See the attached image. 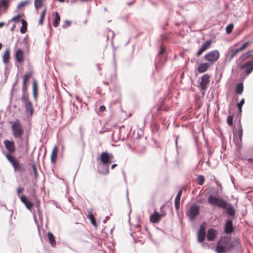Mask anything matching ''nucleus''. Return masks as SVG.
Returning <instances> with one entry per match:
<instances>
[{"label": "nucleus", "instance_id": "obj_1", "mask_svg": "<svg viewBox=\"0 0 253 253\" xmlns=\"http://www.w3.org/2000/svg\"><path fill=\"white\" fill-rule=\"evenodd\" d=\"M11 129L12 135L16 140V142L18 144L19 140H23V136L24 133V130L22 124L18 120H17L12 123L11 126Z\"/></svg>", "mask_w": 253, "mask_h": 253}, {"label": "nucleus", "instance_id": "obj_2", "mask_svg": "<svg viewBox=\"0 0 253 253\" xmlns=\"http://www.w3.org/2000/svg\"><path fill=\"white\" fill-rule=\"evenodd\" d=\"M252 43L251 41H248L243 43L239 48H235V46H231L228 49L229 59L232 60L239 52L246 49L248 46Z\"/></svg>", "mask_w": 253, "mask_h": 253}, {"label": "nucleus", "instance_id": "obj_3", "mask_svg": "<svg viewBox=\"0 0 253 253\" xmlns=\"http://www.w3.org/2000/svg\"><path fill=\"white\" fill-rule=\"evenodd\" d=\"M208 201L211 205L215 206L224 209L227 208V202L216 196H210L208 198Z\"/></svg>", "mask_w": 253, "mask_h": 253}, {"label": "nucleus", "instance_id": "obj_4", "mask_svg": "<svg viewBox=\"0 0 253 253\" xmlns=\"http://www.w3.org/2000/svg\"><path fill=\"white\" fill-rule=\"evenodd\" d=\"M5 157L10 163L15 171H18L20 172L25 171V169L22 164L19 163L17 160L13 157L11 154H6Z\"/></svg>", "mask_w": 253, "mask_h": 253}, {"label": "nucleus", "instance_id": "obj_5", "mask_svg": "<svg viewBox=\"0 0 253 253\" xmlns=\"http://www.w3.org/2000/svg\"><path fill=\"white\" fill-rule=\"evenodd\" d=\"M219 56V52L217 50H214L206 54L204 56V59L207 61L210 65H212L218 60Z\"/></svg>", "mask_w": 253, "mask_h": 253}, {"label": "nucleus", "instance_id": "obj_6", "mask_svg": "<svg viewBox=\"0 0 253 253\" xmlns=\"http://www.w3.org/2000/svg\"><path fill=\"white\" fill-rule=\"evenodd\" d=\"M114 156L113 154L107 152H102L100 156L99 160L102 165L109 166L111 163L113 162Z\"/></svg>", "mask_w": 253, "mask_h": 253}, {"label": "nucleus", "instance_id": "obj_7", "mask_svg": "<svg viewBox=\"0 0 253 253\" xmlns=\"http://www.w3.org/2000/svg\"><path fill=\"white\" fill-rule=\"evenodd\" d=\"M199 207L196 205H192L186 212V215L190 220H193L199 213Z\"/></svg>", "mask_w": 253, "mask_h": 253}, {"label": "nucleus", "instance_id": "obj_8", "mask_svg": "<svg viewBox=\"0 0 253 253\" xmlns=\"http://www.w3.org/2000/svg\"><path fill=\"white\" fill-rule=\"evenodd\" d=\"M210 76L207 74H204L201 78V81L200 82L199 87L200 89L205 90L207 89L208 85L210 83Z\"/></svg>", "mask_w": 253, "mask_h": 253}, {"label": "nucleus", "instance_id": "obj_9", "mask_svg": "<svg viewBox=\"0 0 253 253\" xmlns=\"http://www.w3.org/2000/svg\"><path fill=\"white\" fill-rule=\"evenodd\" d=\"M241 69H244L247 75H249L253 70V60L249 61L241 66Z\"/></svg>", "mask_w": 253, "mask_h": 253}, {"label": "nucleus", "instance_id": "obj_10", "mask_svg": "<svg viewBox=\"0 0 253 253\" xmlns=\"http://www.w3.org/2000/svg\"><path fill=\"white\" fill-rule=\"evenodd\" d=\"M3 143L5 148L9 152L8 154H11L15 151V146L13 141H10L7 139L5 140Z\"/></svg>", "mask_w": 253, "mask_h": 253}, {"label": "nucleus", "instance_id": "obj_11", "mask_svg": "<svg viewBox=\"0 0 253 253\" xmlns=\"http://www.w3.org/2000/svg\"><path fill=\"white\" fill-rule=\"evenodd\" d=\"M14 57L16 62L22 64L24 60L23 51L20 48L17 49L15 52Z\"/></svg>", "mask_w": 253, "mask_h": 253}, {"label": "nucleus", "instance_id": "obj_12", "mask_svg": "<svg viewBox=\"0 0 253 253\" xmlns=\"http://www.w3.org/2000/svg\"><path fill=\"white\" fill-rule=\"evenodd\" d=\"M211 41L208 40L206 41L203 44H202L201 48L197 53V56H199L201 55L205 51L208 49L211 44Z\"/></svg>", "mask_w": 253, "mask_h": 253}, {"label": "nucleus", "instance_id": "obj_13", "mask_svg": "<svg viewBox=\"0 0 253 253\" xmlns=\"http://www.w3.org/2000/svg\"><path fill=\"white\" fill-rule=\"evenodd\" d=\"M163 216V214H160L157 211H155L150 215V220L152 223H158L160 221Z\"/></svg>", "mask_w": 253, "mask_h": 253}, {"label": "nucleus", "instance_id": "obj_14", "mask_svg": "<svg viewBox=\"0 0 253 253\" xmlns=\"http://www.w3.org/2000/svg\"><path fill=\"white\" fill-rule=\"evenodd\" d=\"M205 227L203 225H201L198 233V240L199 242H203L205 238Z\"/></svg>", "mask_w": 253, "mask_h": 253}, {"label": "nucleus", "instance_id": "obj_15", "mask_svg": "<svg viewBox=\"0 0 253 253\" xmlns=\"http://www.w3.org/2000/svg\"><path fill=\"white\" fill-rule=\"evenodd\" d=\"M21 201L24 204L27 209L31 210L34 206V203L28 200L27 197L24 195L19 196Z\"/></svg>", "mask_w": 253, "mask_h": 253}, {"label": "nucleus", "instance_id": "obj_16", "mask_svg": "<svg viewBox=\"0 0 253 253\" xmlns=\"http://www.w3.org/2000/svg\"><path fill=\"white\" fill-rule=\"evenodd\" d=\"M211 65L209 63H201L199 65L197 68V71L199 73H203L206 72Z\"/></svg>", "mask_w": 253, "mask_h": 253}, {"label": "nucleus", "instance_id": "obj_17", "mask_svg": "<svg viewBox=\"0 0 253 253\" xmlns=\"http://www.w3.org/2000/svg\"><path fill=\"white\" fill-rule=\"evenodd\" d=\"M112 137L113 140L117 142L121 139V130L120 128H115L112 134Z\"/></svg>", "mask_w": 253, "mask_h": 253}, {"label": "nucleus", "instance_id": "obj_18", "mask_svg": "<svg viewBox=\"0 0 253 253\" xmlns=\"http://www.w3.org/2000/svg\"><path fill=\"white\" fill-rule=\"evenodd\" d=\"M216 237V231L213 229H210L208 231L207 239L209 241H213Z\"/></svg>", "mask_w": 253, "mask_h": 253}, {"label": "nucleus", "instance_id": "obj_19", "mask_svg": "<svg viewBox=\"0 0 253 253\" xmlns=\"http://www.w3.org/2000/svg\"><path fill=\"white\" fill-rule=\"evenodd\" d=\"M233 231V227L232 225V222L231 220H228L225 225L224 232L226 234H229L232 232Z\"/></svg>", "mask_w": 253, "mask_h": 253}, {"label": "nucleus", "instance_id": "obj_20", "mask_svg": "<svg viewBox=\"0 0 253 253\" xmlns=\"http://www.w3.org/2000/svg\"><path fill=\"white\" fill-rule=\"evenodd\" d=\"M182 193V190H180L178 191L176 198L175 199L174 204L176 210H178L180 207V201Z\"/></svg>", "mask_w": 253, "mask_h": 253}, {"label": "nucleus", "instance_id": "obj_21", "mask_svg": "<svg viewBox=\"0 0 253 253\" xmlns=\"http://www.w3.org/2000/svg\"><path fill=\"white\" fill-rule=\"evenodd\" d=\"M10 58V51L9 49H6L2 56V61L5 64H7Z\"/></svg>", "mask_w": 253, "mask_h": 253}, {"label": "nucleus", "instance_id": "obj_22", "mask_svg": "<svg viewBox=\"0 0 253 253\" xmlns=\"http://www.w3.org/2000/svg\"><path fill=\"white\" fill-rule=\"evenodd\" d=\"M25 110L27 113H29L31 115H32L34 112L32 104L31 102H27L24 105Z\"/></svg>", "mask_w": 253, "mask_h": 253}, {"label": "nucleus", "instance_id": "obj_23", "mask_svg": "<svg viewBox=\"0 0 253 253\" xmlns=\"http://www.w3.org/2000/svg\"><path fill=\"white\" fill-rule=\"evenodd\" d=\"M58 147L57 146H55L52 149L51 155V161L52 163H55L56 161V158L57 155Z\"/></svg>", "mask_w": 253, "mask_h": 253}, {"label": "nucleus", "instance_id": "obj_24", "mask_svg": "<svg viewBox=\"0 0 253 253\" xmlns=\"http://www.w3.org/2000/svg\"><path fill=\"white\" fill-rule=\"evenodd\" d=\"M99 172L104 175L108 174L109 172V166L102 165L99 169Z\"/></svg>", "mask_w": 253, "mask_h": 253}, {"label": "nucleus", "instance_id": "obj_25", "mask_svg": "<svg viewBox=\"0 0 253 253\" xmlns=\"http://www.w3.org/2000/svg\"><path fill=\"white\" fill-rule=\"evenodd\" d=\"M252 51H248L242 54L237 61V63H240L251 56Z\"/></svg>", "mask_w": 253, "mask_h": 253}, {"label": "nucleus", "instance_id": "obj_26", "mask_svg": "<svg viewBox=\"0 0 253 253\" xmlns=\"http://www.w3.org/2000/svg\"><path fill=\"white\" fill-rule=\"evenodd\" d=\"M227 251L226 246H223L220 245L219 243H217L216 247V252L217 253H225Z\"/></svg>", "mask_w": 253, "mask_h": 253}, {"label": "nucleus", "instance_id": "obj_27", "mask_svg": "<svg viewBox=\"0 0 253 253\" xmlns=\"http://www.w3.org/2000/svg\"><path fill=\"white\" fill-rule=\"evenodd\" d=\"M227 210V214L233 216L235 214V210L234 209L233 207L231 205L227 203V208L225 209Z\"/></svg>", "mask_w": 253, "mask_h": 253}, {"label": "nucleus", "instance_id": "obj_28", "mask_svg": "<svg viewBox=\"0 0 253 253\" xmlns=\"http://www.w3.org/2000/svg\"><path fill=\"white\" fill-rule=\"evenodd\" d=\"M239 245V241L238 240H236L232 242H230L227 246H226L227 251L230 250L235 247L238 246Z\"/></svg>", "mask_w": 253, "mask_h": 253}, {"label": "nucleus", "instance_id": "obj_29", "mask_svg": "<svg viewBox=\"0 0 253 253\" xmlns=\"http://www.w3.org/2000/svg\"><path fill=\"white\" fill-rule=\"evenodd\" d=\"M60 20V17L58 13L56 11L55 12V17L53 20V26L55 27H57L59 25Z\"/></svg>", "mask_w": 253, "mask_h": 253}, {"label": "nucleus", "instance_id": "obj_30", "mask_svg": "<svg viewBox=\"0 0 253 253\" xmlns=\"http://www.w3.org/2000/svg\"><path fill=\"white\" fill-rule=\"evenodd\" d=\"M47 236L51 245L52 247H55L56 245V241L53 235L51 232H48L47 234Z\"/></svg>", "mask_w": 253, "mask_h": 253}, {"label": "nucleus", "instance_id": "obj_31", "mask_svg": "<svg viewBox=\"0 0 253 253\" xmlns=\"http://www.w3.org/2000/svg\"><path fill=\"white\" fill-rule=\"evenodd\" d=\"M21 22L22 24V26L20 28V32L22 34H24L27 31V22L26 20L23 19L21 20Z\"/></svg>", "mask_w": 253, "mask_h": 253}, {"label": "nucleus", "instance_id": "obj_32", "mask_svg": "<svg viewBox=\"0 0 253 253\" xmlns=\"http://www.w3.org/2000/svg\"><path fill=\"white\" fill-rule=\"evenodd\" d=\"M244 86L243 84L242 83L238 84L235 89V91L237 94H241L243 91Z\"/></svg>", "mask_w": 253, "mask_h": 253}, {"label": "nucleus", "instance_id": "obj_33", "mask_svg": "<svg viewBox=\"0 0 253 253\" xmlns=\"http://www.w3.org/2000/svg\"><path fill=\"white\" fill-rule=\"evenodd\" d=\"M43 0H35L34 5L35 8L37 10L42 6Z\"/></svg>", "mask_w": 253, "mask_h": 253}, {"label": "nucleus", "instance_id": "obj_34", "mask_svg": "<svg viewBox=\"0 0 253 253\" xmlns=\"http://www.w3.org/2000/svg\"><path fill=\"white\" fill-rule=\"evenodd\" d=\"M33 72L32 71L26 73L23 76L22 82L26 83L29 78L32 76Z\"/></svg>", "mask_w": 253, "mask_h": 253}, {"label": "nucleus", "instance_id": "obj_35", "mask_svg": "<svg viewBox=\"0 0 253 253\" xmlns=\"http://www.w3.org/2000/svg\"><path fill=\"white\" fill-rule=\"evenodd\" d=\"M205 177L203 175H199L197 178L196 181L197 183L200 185H203L205 182Z\"/></svg>", "mask_w": 253, "mask_h": 253}, {"label": "nucleus", "instance_id": "obj_36", "mask_svg": "<svg viewBox=\"0 0 253 253\" xmlns=\"http://www.w3.org/2000/svg\"><path fill=\"white\" fill-rule=\"evenodd\" d=\"M88 217H89V219H90V221L91 224L94 227H95V228H97V225L96 224V220H95V218H94V217H93V215H92V214L91 213L90 214H89Z\"/></svg>", "mask_w": 253, "mask_h": 253}, {"label": "nucleus", "instance_id": "obj_37", "mask_svg": "<svg viewBox=\"0 0 253 253\" xmlns=\"http://www.w3.org/2000/svg\"><path fill=\"white\" fill-rule=\"evenodd\" d=\"M21 99L24 105L26 104L27 102H30L28 98V95L27 94H23L21 96Z\"/></svg>", "mask_w": 253, "mask_h": 253}, {"label": "nucleus", "instance_id": "obj_38", "mask_svg": "<svg viewBox=\"0 0 253 253\" xmlns=\"http://www.w3.org/2000/svg\"><path fill=\"white\" fill-rule=\"evenodd\" d=\"M22 15L21 14H18L16 16L13 17L11 19L9 20L8 21V23H10L11 22H18L19 21V19L22 17Z\"/></svg>", "mask_w": 253, "mask_h": 253}, {"label": "nucleus", "instance_id": "obj_39", "mask_svg": "<svg viewBox=\"0 0 253 253\" xmlns=\"http://www.w3.org/2000/svg\"><path fill=\"white\" fill-rule=\"evenodd\" d=\"M244 103H245V99L244 98H243L242 99H241V100L240 101V102L237 104V106L238 108L239 112L240 113L242 112V106L243 105V104H244Z\"/></svg>", "mask_w": 253, "mask_h": 253}, {"label": "nucleus", "instance_id": "obj_40", "mask_svg": "<svg viewBox=\"0 0 253 253\" xmlns=\"http://www.w3.org/2000/svg\"><path fill=\"white\" fill-rule=\"evenodd\" d=\"M233 28V24H230L226 28V31L227 34H230L231 33Z\"/></svg>", "mask_w": 253, "mask_h": 253}, {"label": "nucleus", "instance_id": "obj_41", "mask_svg": "<svg viewBox=\"0 0 253 253\" xmlns=\"http://www.w3.org/2000/svg\"><path fill=\"white\" fill-rule=\"evenodd\" d=\"M1 6L4 7V8L5 9H7L8 5H7V2L6 0H1V1L0 2V7Z\"/></svg>", "mask_w": 253, "mask_h": 253}, {"label": "nucleus", "instance_id": "obj_42", "mask_svg": "<svg viewBox=\"0 0 253 253\" xmlns=\"http://www.w3.org/2000/svg\"><path fill=\"white\" fill-rule=\"evenodd\" d=\"M33 91H38V85L37 82L34 80L32 84Z\"/></svg>", "mask_w": 253, "mask_h": 253}, {"label": "nucleus", "instance_id": "obj_43", "mask_svg": "<svg viewBox=\"0 0 253 253\" xmlns=\"http://www.w3.org/2000/svg\"><path fill=\"white\" fill-rule=\"evenodd\" d=\"M32 169L34 171L35 177L36 178L38 176V172L35 164L34 163L32 165Z\"/></svg>", "mask_w": 253, "mask_h": 253}, {"label": "nucleus", "instance_id": "obj_44", "mask_svg": "<svg viewBox=\"0 0 253 253\" xmlns=\"http://www.w3.org/2000/svg\"><path fill=\"white\" fill-rule=\"evenodd\" d=\"M27 88L26 85V83H24L22 82V91L23 94H26Z\"/></svg>", "mask_w": 253, "mask_h": 253}, {"label": "nucleus", "instance_id": "obj_45", "mask_svg": "<svg viewBox=\"0 0 253 253\" xmlns=\"http://www.w3.org/2000/svg\"><path fill=\"white\" fill-rule=\"evenodd\" d=\"M29 1H24L20 2L18 5V8H21L29 3Z\"/></svg>", "mask_w": 253, "mask_h": 253}, {"label": "nucleus", "instance_id": "obj_46", "mask_svg": "<svg viewBox=\"0 0 253 253\" xmlns=\"http://www.w3.org/2000/svg\"><path fill=\"white\" fill-rule=\"evenodd\" d=\"M227 123L229 125L231 126L233 124V117L232 116H229L227 117Z\"/></svg>", "mask_w": 253, "mask_h": 253}, {"label": "nucleus", "instance_id": "obj_47", "mask_svg": "<svg viewBox=\"0 0 253 253\" xmlns=\"http://www.w3.org/2000/svg\"><path fill=\"white\" fill-rule=\"evenodd\" d=\"M238 134H239V139L240 140H241L242 134H243V129L241 127V126H240V128L238 129Z\"/></svg>", "mask_w": 253, "mask_h": 253}, {"label": "nucleus", "instance_id": "obj_48", "mask_svg": "<svg viewBox=\"0 0 253 253\" xmlns=\"http://www.w3.org/2000/svg\"><path fill=\"white\" fill-rule=\"evenodd\" d=\"M71 21H65L64 24L62 25V27L63 28H66L67 27L71 25Z\"/></svg>", "mask_w": 253, "mask_h": 253}, {"label": "nucleus", "instance_id": "obj_49", "mask_svg": "<svg viewBox=\"0 0 253 253\" xmlns=\"http://www.w3.org/2000/svg\"><path fill=\"white\" fill-rule=\"evenodd\" d=\"M45 13H46V9H44L42 12V13L41 14V16H40V18H42V19H44V16H45Z\"/></svg>", "mask_w": 253, "mask_h": 253}, {"label": "nucleus", "instance_id": "obj_50", "mask_svg": "<svg viewBox=\"0 0 253 253\" xmlns=\"http://www.w3.org/2000/svg\"><path fill=\"white\" fill-rule=\"evenodd\" d=\"M105 109H106V107L104 106H101L99 108V111L100 112H103L105 111Z\"/></svg>", "mask_w": 253, "mask_h": 253}, {"label": "nucleus", "instance_id": "obj_51", "mask_svg": "<svg viewBox=\"0 0 253 253\" xmlns=\"http://www.w3.org/2000/svg\"><path fill=\"white\" fill-rule=\"evenodd\" d=\"M17 194L18 195V196H21V195H20V193L21 192H22V188H21V187H18L17 188Z\"/></svg>", "mask_w": 253, "mask_h": 253}, {"label": "nucleus", "instance_id": "obj_52", "mask_svg": "<svg viewBox=\"0 0 253 253\" xmlns=\"http://www.w3.org/2000/svg\"><path fill=\"white\" fill-rule=\"evenodd\" d=\"M165 52V49L163 48H161L160 50L159 51V54L160 55L163 54Z\"/></svg>", "mask_w": 253, "mask_h": 253}, {"label": "nucleus", "instance_id": "obj_53", "mask_svg": "<svg viewBox=\"0 0 253 253\" xmlns=\"http://www.w3.org/2000/svg\"><path fill=\"white\" fill-rule=\"evenodd\" d=\"M33 93L35 99H36L37 91H33Z\"/></svg>", "mask_w": 253, "mask_h": 253}, {"label": "nucleus", "instance_id": "obj_54", "mask_svg": "<svg viewBox=\"0 0 253 253\" xmlns=\"http://www.w3.org/2000/svg\"><path fill=\"white\" fill-rule=\"evenodd\" d=\"M43 19H42V18H40V20H39V24H40V25H42V23H43Z\"/></svg>", "mask_w": 253, "mask_h": 253}, {"label": "nucleus", "instance_id": "obj_55", "mask_svg": "<svg viewBox=\"0 0 253 253\" xmlns=\"http://www.w3.org/2000/svg\"><path fill=\"white\" fill-rule=\"evenodd\" d=\"M16 27V25L15 24H14L12 27L11 28H10V31H12L14 30L15 28Z\"/></svg>", "mask_w": 253, "mask_h": 253}, {"label": "nucleus", "instance_id": "obj_56", "mask_svg": "<svg viewBox=\"0 0 253 253\" xmlns=\"http://www.w3.org/2000/svg\"><path fill=\"white\" fill-rule=\"evenodd\" d=\"M240 43V42H238L237 43H236L233 46H235V48H237V47L239 45Z\"/></svg>", "mask_w": 253, "mask_h": 253}, {"label": "nucleus", "instance_id": "obj_57", "mask_svg": "<svg viewBox=\"0 0 253 253\" xmlns=\"http://www.w3.org/2000/svg\"><path fill=\"white\" fill-rule=\"evenodd\" d=\"M5 25V23L4 22H0V28L4 26Z\"/></svg>", "mask_w": 253, "mask_h": 253}, {"label": "nucleus", "instance_id": "obj_58", "mask_svg": "<svg viewBox=\"0 0 253 253\" xmlns=\"http://www.w3.org/2000/svg\"><path fill=\"white\" fill-rule=\"evenodd\" d=\"M117 166V164H115L112 165V166H111V169H114V168H115Z\"/></svg>", "mask_w": 253, "mask_h": 253}, {"label": "nucleus", "instance_id": "obj_59", "mask_svg": "<svg viewBox=\"0 0 253 253\" xmlns=\"http://www.w3.org/2000/svg\"><path fill=\"white\" fill-rule=\"evenodd\" d=\"M248 161L251 163H253V159H249Z\"/></svg>", "mask_w": 253, "mask_h": 253}, {"label": "nucleus", "instance_id": "obj_60", "mask_svg": "<svg viewBox=\"0 0 253 253\" xmlns=\"http://www.w3.org/2000/svg\"><path fill=\"white\" fill-rule=\"evenodd\" d=\"M132 3H133L132 2H128V3H127V5H130Z\"/></svg>", "mask_w": 253, "mask_h": 253}, {"label": "nucleus", "instance_id": "obj_61", "mask_svg": "<svg viewBox=\"0 0 253 253\" xmlns=\"http://www.w3.org/2000/svg\"><path fill=\"white\" fill-rule=\"evenodd\" d=\"M59 1H60V2H63L64 1V0H58Z\"/></svg>", "mask_w": 253, "mask_h": 253}, {"label": "nucleus", "instance_id": "obj_62", "mask_svg": "<svg viewBox=\"0 0 253 253\" xmlns=\"http://www.w3.org/2000/svg\"><path fill=\"white\" fill-rule=\"evenodd\" d=\"M76 98H77V99H79V97H78V96H76Z\"/></svg>", "mask_w": 253, "mask_h": 253}]
</instances>
